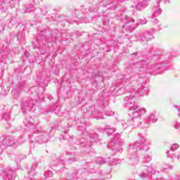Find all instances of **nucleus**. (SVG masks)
<instances>
[{
  "instance_id": "f257e3e1",
  "label": "nucleus",
  "mask_w": 180,
  "mask_h": 180,
  "mask_svg": "<svg viewBox=\"0 0 180 180\" xmlns=\"http://www.w3.org/2000/svg\"><path fill=\"white\" fill-rule=\"evenodd\" d=\"M137 109H139V106L137 105L130 106L129 115L132 117V119H137V117H139V116L146 115V113H147V110H146L145 108L139 110Z\"/></svg>"
},
{
  "instance_id": "f03ea898",
  "label": "nucleus",
  "mask_w": 180,
  "mask_h": 180,
  "mask_svg": "<svg viewBox=\"0 0 180 180\" xmlns=\"http://www.w3.org/2000/svg\"><path fill=\"white\" fill-rule=\"evenodd\" d=\"M137 27V23L135 22L134 20L130 19L129 22H127L124 26L123 29L124 30H129V32H131V30H134Z\"/></svg>"
},
{
  "instance_id": "7ed1b4c3",
  "label": "nucleus",
  "mask_w": 180,
  "mask_h": 180,
  "mask_svg": "<svg viewBox=\"0 0 180 180\" xmlns=\"http://www.w3.org/2000/svg\"><path fill=\"white\" fill-rule=\"evenodd\" d=\"M144 143H146V139H144V137H139L137 141L134 143V148L137 150H141L143 144H144Z\"/></svg>"
},
{
  "instance_id": "20e7f679",
  "label": "nucleus",
  "mask_w": 180,
  "mask_h": 180,
  "mask_svg": "<svg viewBox=\"0 0 180 180\" xmlns=\"http://www.w3.org/2000/svg\"><path fill=\"white\" fill-rule=\"evenodd\" d=\"M142 41H148L151 39V32H146L141 37Z\"/></svg>"
},
{
  "instance_id": "39448f33",
  "label": "nucleus",
  "mask_w": 180,
  "mask_h": 180,
  "mask_svg": "<svg viewBox=\"0 0 180 180\" xmlns=\"http://www.w3.org/2000/svg\"><path fill=\"white\" fill-rule=\"evenodd\" d=\"M158 118L155 117V115H154L153 114L150 115V116L149 117V122L150 123H155V122H157Z\"/></svg>"
},
{
  "instance_id": "423d86ee",
  "label": "nucleus",
  "mask_w": 180,
  "mask_h": 180,
  "mask_svg": "<svg viewBox=\"0 0 180 180\" xmlns=\"http://www.w3.org/2000/svg\"><path fill=\"white\" fill-rule=\"evenodd\" d=\"M162 12V11L160 8H158L155 11L153 15L154 16H159V15H161V13Z\"/></svg>"
},
{
  "instance_id": "0eeeda50",
  "label": "nucleus",
  "mask_w": 180,
  "mask_h": 180,
  "mask_svg": "<svg viewBox=\"0 0 180 180\" xmlns=\"http://www.w3.org/2000/svg\"><path fill=\"white\" fill-rule=\"evenodd\" d=\"M177 148H179V145H178L177 143H175L172 146V148L170 150L171 151H175V150H176Z\"/></svg>"
},
{
  "instance_id": "6e6552de",
  "label": "nucleus",
  "mask_w": 180,
  "mask_h": 180,
  "mask_svg": "<svg viewBox=\"0 0 180 180\" xmlns=\"http://www.w3.org/2000/svg\"><path fill=\"white\" fill-rule=\"evenodd\" d=\"M125 99L126 101H128L127 103V105H131V102H133V100H131V96L127 97Z\"/></svg>"
},
{
  "instance_id": "1a4fd4ad",
  "label": "nucleus",
  "mask_w": 180,
  "mask_h": 180,
  "mask_svg": "<svg viewBox=\"0 0 180 180\" xmlns=\"http://www.w3.org/2000/svg\"><path fill=\"white\" fill-rule=\"evenodd\" d=\"M166 154H167V157L169 158H175V155H174V153L169 154V151H167Z\"/></svg>"
},
{
  "instance_id": "9d476101",
  "label": "nucleus",
  "mask_w": 180,
  "mask_h": 180,
  "mask_svg": "<svg viewBox=\"0 0 180 180\" xmlns=\"http://www.w3.org/2000/svg\"><path fill=\"white\" fill-rule=\"evenodd\" d=\"M146 23H147V20L146 19L139 20V25H146Z\"/></svg>"
},
{
  "instance_id": "9b49d317",
  "label": "nucleus",
  "mask_w": 180,
  "mask_h": 180,
  "mask_svg": "<svg viewBox=\"0 0 180 180\" xmlns=\"http://www.w3.org/2000/svg\"><path fill=\"white\" fill-rule=\"evenodd\" d=\"M150 161H151V158L150 156H147L145 158L146 162H150Z\"/></svg>"
},
{
  "instance_id": "f8f14e48",
  "label": "nucleus",
  "mask_w": 180,
  "mask_h": 180,
  "mask_svg": "<svg viewBox=\"0 0 180 180\" xmlns=\"http://www.w3.org/2000/svg\"><path fill=\"white\" fill-rule=\"evenodd\" d=\"M180 127V123H178L177 125H175L174 127H175L176 129H178V127Z\"/></svg>"
},
{
  "instance_id": "ddd939ff",
  "label": "nucleus",
  "mask_w": 180,
  "mask_h": 180,
  "mask_svg": "<svg viewBox=\"0 0 180 180\" xmlns=\"http://www.w3.org/2000/svg\"><path fill=\"white\" fill-rule=\"evenodd\" d=\"M156 21H157V20L155 19V20H153L152 22H153V23H156Z\"/></svg>"
},
{
  "instance_id": "4468645a",
  "label": "nucleus",
  "mask_w": 180,
  "mask_h": 180,
  "mask_svg": "<svg viewBox=\"0 0 180 180\" xmlns=\"http://www.w3.org/2000/svg\"><path fill=\"white\" fill-rule=\"evenodd\" d=\"M157 4H160V1H157Z\"/></svg>"
},
{
  "instance_id": "2eb2a0df",
  "label": "nucleus",
  "mask_w": 180,
  "mask_h": 180,
  "mask_svg": "<svg viewBox=\"0 0 180 180\" xmlns=\"http://www.w3.org/2000/svg\"><path fill=\"white\" fill-rule=\"evenodd\" d=\"M7 146H11V145L8 144Z\"/></svg>"
}]
</instances>
